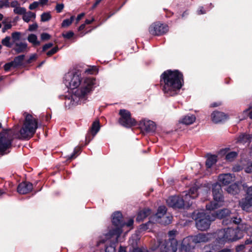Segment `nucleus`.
Returning a JSON list of instances; mask_svg holds the SVG:
<instances>
[{
	"instance_id": "1",
	"label": "nucleus",
	"mask_w": 252,
	"mask_h": 252,
	"mask_svg": "<svg viewBox=\"0 0 252 252\" xmlns=\"http://www.w3.org/2000/svg\"><path fill=\"white\" fill-rule=\"evenodd\" d=\"M63 82L67 88L75 89L73 92L75 96L83 98L92 91L94 80L92 78H83L80 71L73 69L64 75Z\"/></svg>"
},
{
	"instance_id": "2",
	"label": "nucleus",
	"mask_w": 252,
	"mask_h": 252,
	"mask_svg": "<svg viewBox=\"0 0 252 252\" xmlns=\"http://www.w3.org/2000/svg\"><path fill=\"white\" fill-rule=\"evenodd\" d=\"M184 82L182 73L178 70H167L160 76L162 90L166 96H173L183 86Z\"/></svg>"
},
{
	"instance_id": "3",
	"label": "nucleus",
	"mask_w": 252,
	"mask_h": 252,
	"mask_svg": "<svg viewBox=\"0 0 252 252\" xmlns=\"http://www.w3.org/2000/svg\"><path fill=\"white\" fill-rule=\"evenodd\" d=\"M252 229L250 225L246 223L240 224L236 228H227L221 229L215 234L217 244L224 245L228 242L235 241L241 239L243 236V231L248 232Z\"/></svg>"
},
{
	"instance_id": "4",
	"label": "nucleus",
	"mask_w": 252,
	"mask_h": 252,
	"mask_svg": "<svg viewBox=\"0 0 252 252\" xmlns=\"http://www.w3.org/2000/svg\"><path fill=\"white\" fill-rule=\"evenodd\" d=\"M199 190L201 189L193 187L188 192H185L184 199L178 196H173L169 197L166 202L168 206L173 208H181L186 205L189 206L192 204V202H190V199L195 198L198 195Z\"/></svg>"
},
{
	"instance_id": "5",
	"label": "nucleus",
	"mask_w": 252,
	"mask_h": 252,
	"mask_svg": "<svg viewBox=\"0 0 252 252\" xmlns=\"http://www.w3.org/2000/svg\"><path fill=\"white\" fill-rule=\"evenodd\" d=\"M25 120L19 133H16L17 137L21 139H30L33 136L37 128V120L32 115L24 113Z\"/></svg>"
},
{
	"instance_id": "6",
	"label": "nucleus",
	"mask_w": 252,
	"mask_h": 252,
	"mask_svg": "<svg viewBox=\"0 0 252 252\" xmlns=\"http://www.w3.org/2000/svg\"><path fill=\"white\" fill-rule=\"evenodd\" d=\"M214 234L199 233L196 235L189 236L184 238L181 245V249L186 252H192L194 248V244L206 243L214 237Z\"/></svg>"
},
{
	"instance_id": "7",
	"label": "nucleus",
	"mask_w": 252,
	"mask_h": 252,
	"mask_svg": "<svg viewBox=\"0 0 252 252\" xmlns=\"http://www.w3.org/2000/svg\"><path fill=\"white\" fill-rule=\"evenodd\" d=\"M17 137L14 130H5L0 133V155L9 153L14 136Z\"/></svg>"
},
{
	"instance_id": "8",
	"label": "nucleus",
	"mask_w": 252,
	"mask_h": 252,
	"mask_svg": "<svg viewBox=\"0 0 252 252\" xmlns=\"http://www.w3.org/2000/svg\"><path fill=\"white\" fill-rule=\"evenodd\" d=\"M113 227L107 233V236L116 239L119 238L122 232V228L125 227V222L123 220L122 214L120 212H116L112 215Z\"/></svg>"
},
{
	"instance_id": "9",
	"label": "nucleus",
	"mask_w": 252,
	"mask_h": 252,
	"mask_svg": "<svg viewBox=\"0 0 252 252\" xmlns=\"http://www.w3.org/2000/svg\"><path fill=\"white\" fill-rule=\"evenodd\" d=\"M192 218L195 220L197 228L201 231L207 230L210 227L211 222L215 220L213 214L210 215L204 212H194Z\"/></svg>"
},
{
	"instance_id": "10",
	"label": "nucleus",
	"mask_w": 252,
	"mask_h": 252,
	"mask_svg": "<svg viewBox=\"0 0 252 252\" xmlns=\"http://www.w3.org/2000/svg\"><path fill=\"white\" fill-rule=\"evenodd\" d=\"M212 192L214 201L206 205L207 210L210 211L220 207L223 203L222 189L220 184L216 183L213 185Z\"/></svg>"
},
{
	"instance_id": "11",
	"label": "nucleus",
	"mask_w": 252,
	"mask_h": 252,
	"mask_svg": "<svg viewBox=\"0 0 252 252\" xmlns=\"http://www.w3.org/2000/svg\"><path fill=\"white\" fill-rule=\"evenodd\" d=\"M246 196L239 202L241 208L247 212H249L252 208V186L248 187L246 184L243 185Z\"/></svg>"
},
{
	"instance_id": "12",
	"label": "nucleus",
	"mask_w": 252,
	"mask_h": 252,
	"mask_svg": "<svg viewBox=\"0 0 252 252\" xmlns=\"http://www.w3.org/2000/svg\"><path fill=\"white\" fill-rule=\"evenodd\" d=\"M119 114L120 116L119 123L122 126L126 127H130L136 125L135 120L131 117V114L128 110L121 109Z\"/></svg>"
},
{
	"instance_id": "13",
	"label": "nucleus",
	"mask_w": 252,
	"mask_h": 252,
	"mask_svg": "<svg viewBox=\"0 0 252 252\" xmlns=\"http://www.w3.org/2000/svg\"><path fill=\"white\" fill-rule=\"evenodd\" d=\"M105 239L101 240L98 244V246L104 248L100 252H115L118 238L116 239L110 238L107 236V233L105 234Z\"/></svg>"
},
{
	"instance_id": "14",
	"label": "nucleus",
	"mask_w": 252,
	"mask_h": 252,
	"mask_svg": "<svg viewBox=\"0 0 252 252\" xmlns=\"http://www.w3.org/2000/svg\"><path fill=\"white\" fill-rule=\"evenodd\" d=\"M158 249L161 252H167L168 250H173V252H176L177 249V241L174 238L169 239L166 240H158Z\"/></svg>"
},
{
	"instance_id": "15",
	"label": "nucleus",
	"mask_w": 252,
	"mask_h": 252,
	"mask_svg": "<svg viewBox=\"0 0 252 252\" xmlns=\"http://www.w3.org/2000/svg\"><path fill=\"white\" fill-rule=\"evenodd\" d=\"M168 27L159 23L152 24L149 27L150 33L154 35H160L168 31Z\"/></svg>"
},
{
	"instance_id": "16",
	"label": "nucleus",
	"mask_w": 252,
	"mask_h": 252,
	"mask_svg": "<svg viewBox=\"0 0 252 252\" xmlns=\"http://www.w3.org/2000/svg\"><path fill=\"white\" fill-rule=\"evenodd\" d=\"M166 212V208L164 206H161L158 207V212L154 216L157 219H161L162 220L160 222L167 224L171 222L172 217L170 215H167L164 216Z\"/></svg>"
},
{
	"instance_id": "17",
	"label": "nucleus",
	"mask_w": 252,
	"mask_h": 252,
	"mask_svg": "<svg viewBox=\"0 0 252 252\" xmlns=\"http://www.w3.org/2000/svg\"><path fill=\"white\" fill-rule=\"evenodd\" d=\"M219 182L223 185H226L235 181V176L230 173L220 174L218 176Z\"/></svg>"
},
{
	"instance_id": "18",
	"label": "nucleus",
	"mask_w": 252,
	"mask_h": 252,
	"mask_svg": "<svg viewBox=\"0 0 252 252\" xmlns=\"http://www.w3.org/2000/svg\"><path fill=\"white\" fill-rule=\"evenodd\" d=\"M32 184L29 182H24L19 185L17 191L20 194H26L32 189Z\"/></svg>"
},
{
	"instance_id": "19",
	"label": "nucleus",
	"mask_w": 252,
	"mask_h": 252,
	"mask_svg": "<svg viewBox=\"0 0 252 252\" xmlns=\"http://www.w3.org/2000/svg\"><path fill=\"white\" fill-rule=\"evenodd\" d=\"M140 126L141 128L147 132L153 131L155 129L154 122L150 120H141L140 122Z\"/></svg>"
},
{
	"instance_id": "20",
	"label": "nucleus",
	"mask_w": 252,
	"mask_h": 252,
	"mask_svg": "<svg viewBox=\"0 0 252 252\" xmlns=\"http://www.w3.org/2000/svg\"><path fill=\"white\" fill-rule=\"evenodd\" d=\"M212 121L218 123L225 120L226 119V115L222 112H214L211 115Z\"/></svg>"
},
{
	"instance_id": "21",
	"label": "nucleus",
	"mask_w": 252,
	"mask_h": 252,
	"mask_svg": "<svg viewBox=\"0 0 252 252\" xmlns=\"http://www.w3.org/2000/svg\"><path fill=\"white\" fill-rule=\"evenodd\" d=\"M229 149L225 148L221 150L222 154H225V159L228 161H233L238 156V153L236 152H228Z\"/></svg>"
},
{
	"instance_id": "22",
	"label": "nucleus",
	"mask_w": 252,
	"mask_h": 252,
	"mask_svg": "<svg viewBox=\"0 0 252 252\" xmlns=\"http://www.w3.org/2000/svg\"><path fill=\"white\" fill-rule=\"evenodd\" d=\"M151 210L148 208H145L140 211L137 215L136 220L138 221H142L144 219L151 214Z\"/></svg>"
},
{
	"instance_id": "23",
	"label": "nucleus",
	"mask_w": 252,
	"mask_h": 252,
	"mask_svg": "<svg viewBox=\"0 0 252 252\" xmlns=\"http://www.w3.org/2000/svg\"><path fill=\"white\" fill-rule=\"evenodd\" d=\"M196 120V118L193 115H188L184 117L180 120V122L186 125H189L193 124Z\"/></svg>"
},
{
	"instance_id": "24",
	"label": "nucleus",
	"mask_w": 252,
	"mask_h": 252,
	"mask_svg": "<svg viewBox=\"0 0 252 252\" xmlns=\"http://www.w3.org/2000/svg\"><path fill=\"white\" fill-rule=\"evenodd\" d=\"M226 191L230 194L235 195L239 192L240 188L237 184L234 183L229 186L227 188Z\"/></svg>"
},
{
	"instance_id": "25",
	"label": "nucleus",
	"mask_w": 252,
	"mask_h": 252,
	"mask_svg": "<svg viewBox=\"0 0 252 252\" xmlns=\"http://www.w3.org/2000/svg\"><path fill=\"white\" fill-rule=\"evenodd\" d=\"M100 128L99 122L98 121L96 120L92 124L91 128L90 130V133L92 135L93 137L97 133Z\"/></svg>"
},
{
	"instance_id": "26",
	"label": "nucleus",
	"mask_w": 252,
	"mask_h": 252,
	"mask_svg": "<svg viewBox=\"0 0 252 252\" xmlns=\"http://www.w3.org/2000/svg\"><path fill=\"white\" fill-rule=\"evenodd\" d=\"M15 44V50L17 53L23 52L27 48V44L26 42H16Z\"/></svg>"
},
{
	"instance_id": "27",
	"label": "nucleus",
	"mask_w": 252,
	"mask_h": 252,
	"mask_svg": "<svg viewBox=\"0 0 252 252\" xmlns=\"http://www.w3.org/2000/svg\"><path fill=\"white\" fill-rule=\"evenodd\" d=\"M230 214V211L227 209H224L218 211L216 215H213L216 218L223 219L226 217Z\"/></svg>"
},
{
	"instance_id": "28",
	"label": "nucleus",
	"mask_w": 252,
	"mask_h": 252,
	"mask_svg": "<svg viewBox=\"0 0 252 252\" xmlns=\"http://www.w3.org/2000/svg\"><path fill=\"white\" fill-rule=\"evenodd\" d=\"M252 138L250 134L243 133L240 134L238 137L237 142L241 143H249Z\"/></svg>"
},
{
	"instance_id": "29",
	"label": "nucleus",
	"mask_w": 252,
	"mask_h": 252,
	"mask_svg": "<svg viewBox=\"0 0 252 252\" xmlns=\"http://www.w3.org/2000/svg\"><path fill=\"white\" fill-rule=\"evenodd\" d=\"M35 16L36 15L34 13L31 11L26 12V11L25 13L23 14V19L25 22L28 23L32 19H34L35 18Z\"/></svg>"
},
{
	"instance_id": "30",
	"label": "nucleus",
	"mask_w": 252,
	"mask_h": 252,
	"mask_svg": "<svg viewBox=\"0 0 252 252\" xmlns=\"http://www.w3.org/2000/svg\"><path fill=\"white\" fill-rule=\"evenodd\" d=\"M217 161V157L215 155H212L207 158L206 165L208 168H210L213 164L216 163Z\"/></svg>"
},
{
	"instance_id": "31",
	"label": "nucleus",
	"mask_w": 252,
	"mask_h": 252,
	"mask_svg": "<svg viewBox=\"0 0 252 252\" xmlns=\"http://www.w3.org/2000/svg\"><path fill=\"white\" fill-rule=\"evenodd\" d=\"M153 223L150 220L147 223L141 225L140 226L139 230L142 232L148 229H151L153 228Z\"/></svg>"
},
{
	"instance_id": "32",
	"label": "nucleus",
	"mask_w": 252,
	"mask_h": 252,
	"mask_svg": "<svg viewBox=\"0 0 252 252\" xmlns=\"http://www.w3.org/2000/svg\"><path fill=\"white\" fill-rule=\"evenodd\" d=\"M28 41L32 43L34 45H39L40 42L37 40L36 35L34 34H31L28 37Z\"/></svg>"
},
{
	"instance_id": "33",
	"label": "nucleus",
	"mask_w": 252,
	"mask_h": 252,
	"mask_svg": "<svg viewBox=\"0 0 252 252\" xmlns=\"http://www.w3.org/2000/svg\"><path fill=\"white\" fill-rule=\"evenodd\" d=\"M25 56L24 55H20L16 57L13 60V62L16 67L18 66L21 65L23 62Z\"/></svg>"
},
{
	"instance_id": "34",
	"label": "nucleus",
	"mask_w": 252,
	"mask_h": 252,
	"mask_svg": "<svg viewBox=\"0 0 252 252\" xmlns=\"http://www.w3.org/2000/svg\"><path fill=\"white\" fill-rule=\"evenodd\" d=\"M11 37L10 36H6L4 38L2 39L1 40V43L3 45L7 47H11L13 42H10Z\"/></svg>"
},
{
	"instance_id": "35",
	"label": "nucleus",
	"mask_w": 252,
	"mask_h": 252,
	"mask_svg": "<svg viewBox=\"0 0 252 252\" xmlns=\"http://www.w3.org/2000/svg\"><path fill=\"white\" fill-rule=\"evenodd\" d=\"M74 19V16H72L70 17V19H67L64 20L62 24V26L63 27H66L69 26V25H70L71 24V23L73 21Z\"/></svg>"
},
{
	"instance_id": "36",
	"label": "nucleus",
	"mask_w": 252,
	"mask_h": 252,
	"mask_svg": "<svg viewBox=\"0 0 252 252\" xmlns=\"http://www.w3.org/2000/svg\"><path fill=\"white\" fill-rule=\"evenodd\" d=\"M51 18V15L49 12L43 13L41 15V21L42 22H46L50 20Z\"/></svg>"
},
{
	"instance_id": "37",
	"label": "nucleus",
	"mask_w": 252,
	"mask_h": 252,
	"mask_svg": "<svg viewBox=\"0 0 252 252\" xmlns=\"http://www.w3.org/2000/svg\"><path fill=\"white\" fill-rule=\"evenodd\" d=\"M21 33L19 32H14L11 34V37L13 40V43H16L17 41L20 40Z\"/></svg>"
},
{
	"instance_id": "38",
	"label": "nucleus",
	"mask_w": 252,
	"mask_h": 252,
	"mask_svg": "<svg viewBox=\"0 0 252 252\" xmlns=\"http://www.w3.org/2000/svg\"><path fill=\"white\" fill-rule=\"evenodd\" d=\"M26 9L24 7L18 6L14 9V12L17 14H23L25 13Z\"/></svg>"
},
{
	"instance_id": "39",
	"label": "nucleus",
	"mask_w": 252,
	"mask_h": 252,
	"mask_svg": "<svg viewBox=\"0 0 252 252\" xmlns=\"http://www.w3.org/2000/svg\"><path fill=\"white\" fill-rule=\"evenodd\" d=\"M15 65L12 62L6 63L4 66V69L5 71H7L9 70L11 68H15Z\"/></svg>"
},
{
	"instance_id": "40",
	"label": "nucleus",
	"mask_w": 252,
	"mask_h": 252,
	"mask_svg": "<svg viewBox=\"0 0 252 252\" xmlns=\"http://www.w3.org/2000/svg\"><path fill=\"white\" fill-rule=\"evenodd\" d=\"M81 150V148L79 147H76L74 149L73 153L71 155L70 157H69V159H73L75 158L79 154Z\"/></svg>"
},
{
	"instance_id": "41",
	"label": "nucleus",
	"mask_w": 252,
	"mask_h": 252,
	"mask_svg": "<svg viewBox=\"0 0 252 252\" xmlns=\"http://www.w3.org/2000/svg\"><path fill=\"white\" fill-rule=\"evenodd\" d=\"M59 51V48L57 46H56L54 48H53L51 50L48 51L46 53V54L48 56L50 57L52 55H54L56 53H57Z\"/></svg>"
},
{
	"instance_id": "42",
	"label": "nucleus",
	"mask_w": 252,
	"mask_h": 252,
	"mask_svg": "<svg viewBox=\"0 0 252 252\" xmlns=\"http://www.w3.org/2000/svg\"><path fill=\"white\" fill-rule=\"evenodd\" d=\"M62 35L64 38L70 39L72 37H73V36L74 35V33L71 31H69L65 33H63L62 34Z\"/></svg>"
},
{
	"instance_id": "43",
	"label": "nucleus",
	"mask_w": 252,
	"mask_h": 252,
	"mask_svg": "<svg viewBox=\"0 0 252 252\" xmlns=\"http://www.w3.org/2000/svg\"><path fill=\"white\" fill-rule=\"evenodd\" d=\"M40 4L39 2L34 1L30 5L29 9L31 10H34L36 9Z\"/></svg>"
},
{
	"instance_id": "44",
	"label": "nucleus",
	"mask_w": 252,
	"mask_h": 252,
	"mask_svg": "<svg viewBox=\"0 0 252 252\" xmlns=\"http://www.w3.org/2000/svg\"><path fill=\"white\" fill-rule=\"evenodd\" d=\"M133 222H134L133 219V218H130L128 220V221H127V222L126 223L125 222V226H126L128 227H130L129 228V230H130V229H131L132 228V227H131L132 226L133 224Z\"/></svg>"
},
{
	"instance_id": "45",
	"label": "nucleus",
	"mask_w": 252,
	"mask_h": 252,
	"mask_svg": "<svg viewBox=\"0 0 252 252\" xmlns=\"http://www.w3.org/2000/svg\"><path fill=\"white\" fill-rule=\"evenodd\" d=\"M231 221L235 224H240V222L241 221V219L238 217H233L231 218V220H229L230 222Z\"/></svg>"
},
{
	"instance_id": "46",
	"label": "nucleus",
	"mask_w": 252,
	"mask_h": 252,
	"mask_svg": "<svg viewBox=\"0 0 252 252\" xmlns=\"http://www.w3.org/2000/svg\"><path fill=\"white\" fill-rule=\"evenodd\" d=\"M51 38V36L47 33H43L41 34V38L43 40H47Z\"/></svg>"
},
{
	"instance_id": "47",
	"label": "nucleus",
	"mask_w": 252,
	"mask_h": 252,
	"mask_svg": "<svg viewBox=\"0 0 252 252\" xmlns=\"http://www.w3.org/2000/svg\"><path fill=\"white\" fill-rule=\"evenodd\" d=\"M63 7L64 5L63 3H59L57 4L56 6V10H57V12L60 13L63 10Z\"/></svg>"
},
{
	"instance_id": "48",
	"label": "nucleus",
	"mask_w": 252,
	"mask_h": 252,
	"mask_svg": "<svg viewBox=\"0 0 252 252\" xmlns=\"http://www.w3.org/2000/svg\"><path fill=\"white\" fill-rule=\"evenodd\" d=\"M12 25L10 23L5 24L2 29V32H5L7 30L11 28Z\"/></svg>"
},
{
	"instance_id": "49",
	"label": "nucleus",
	"mask_w": 252,
	"mask_h": 252,
	"mask_svg": "<svg viewBox=\"0 0 252 252\" xmlns=\"http://www.w3.org/2000/svg\"><path fill=\"white\" fill-rule=\"evenodd\" d=\"M53 46V44L52 43H48L44 45L42 48L43 51H45L48 49L50 48Z\"/></svg>"
},
{
	"instance_id": "50",
	"label": "nucleus",
	"mask_w": 252,
	"mask_h": 252,
	"mask_svg": "<svg viewBox=\"0 0 252 252\" xmlns=\"http://www.w3.org/2000/svg\"><path fill=\"white\" fill-rule=\"evenodd\" d=\"M245 244H241L240 245H238L236 248V251L237 252H239L242 250H243L245 247Z\"/></svg>"
},
{
	"instance_id": "51",
	"label": "nucleus",
	"mask_w": 252,
	"mask_h": 252,
	"mask_svg": "<svg viewBox=\"0 0 252 252\" xmlns=\"http://www.w3.org/2000/svg\"><path fill=\"white\" fill-rule=\"evenodd\" d=\"M130 252H147V250H146L145 249L137 248L134 249Z\"/></svg>"
},
{
	"instance_id": "52",
	"label": "nucleus",
	"mask_w": 252,
	"mask_h": 252,
	"mask_svg": "<svg viewBox=\"0 0 252 252\" xmlns=\"http://www.w3.org/2000/svg\"><path fill=\"white\" fill-rule=\"evenodd\" d=\"M38 27L36 24H33L29 26V30L30 31H33L35 30Z\"/></svg>"
},
{
	"instance_id": "53",
	"label": "nucleus",
	"mask_w": 252,
	"mask_h": 252,
	"mask_svg": "<svg viewBox=\"0 0 252 252\" xmlns=\"http://www.w3.org/2000/svg\"><path fill=\"white\" fill-rule=\"evenodd\" d=\"M245 171L248 173L252 172V162L245 168Z\"/></svg>"
},
{
	"instance_id": "54",
	"label": "nucleus",
	"mask_w": 252,
	"mask_h": 252,
	"mask_svg": "<svg viewBox=\"0 0 252 252\" xmlns=\"http://www.w3.org/2000/svg\"><path fill=\"white\" fill-rule=\"evenodd\" d=\"M177 231L175 230H172L168 232V235L170 237L169 239L173 238V237L176 234Z\"/></svg>"
},
{
	"instance_id": "55",
	"label": "nucleus",
	"mask_w": 252,
	"mask_h": 252,
	"mask_svg": "<svg viewBox=\"0 0 252 252\" xmlns=\"http://www.w3.org/2000/svg\"><path fill=\"white\" fill-rule=\"evenodd\" d=\"M249 111V109H246L244 111V113L245 114H249V116L251 119H252V108H251V110Z\"/></svg>"
},
{
	"instance_id": "56",
	"label": "nucleus",
	"mask_w": 252,
	"mask_h": 252,
	"mask_svg": "<svg viewBox=\"0 0 252 252\" xmlns=\"http://www.w3.org/2000/svg\"><path fill=\"white\" fill-rule=\"evenodd\" d=\"M84 15L85 14L84 13L79 14L76 18V23H78V22L84 16Z\"/></svg>"
},
{
	"instance_id": "57",
	"label": "nucleus",
	"mask_w": 252,
	"mask_h": 252,
	"mask_svg": "<svg viewBox=\"0 0 252 252\" xmlns=\"http://www.w3.org/2000/svg\"><path fill=\"white\" fill-rule=\"evenodd\" d=\"M18 4L19 3H18V1H13L10 3V6H11L12 7H14V8H15V7H18Z\"/></svg>"
},
{
	"instance_id": "58",
	"label": "nucleus",
	"mask_w": 252,
	"mask_h": 252,
	"mask_svg": "<svg viewBox=\"0 0 252 252\" xmlns=\"http://www.w3.org/2000/svg\"><path fill=\"white\" fill-rule=\"evenodd\" d=\"M198 14H202L205 13V12L203 11V7H200L197 11Z\"/></svg>"
},
{
	"instance_id": "59",
	"label": "nucleus",
	"mask_w": 252,
	"mask_h": 252,
	"mask_svg": "<svg viewBox=\"0 0 252 252\" xmlns=\"http://www.w3.org/2000/svg\"><path fill=\"white\" fill-rule=\"evenodd\" d=\"M118 252H126V248L123 246H120Z\"/></svg>"
},
{
	"instance_id": "60",
	"label": "nucleus",
	"mask_w": 252,
	"mask_h": 252,
	"mask_svg": "<svg viewBox=\"0 0 252 252\" xmlns=\"http://www.w3.org/2000/svg\"><path fill=\"white\" fill-rule=\"evenodd\" d=\"M94 21V19H92V20H88V19H87L85 20V25H89V24H91L93 21Z\"/></svg>"
},
{
	"instance_id": "61",
	"label": "nucleus",
	"mask_w": 252,
	"mask_h": 252,
	"mask_svg": "<svg viewBox=\"0 0 252 252\" xmlns=\"http://www.w3.org/2000/svg\"><path fill=\"white\" fill-rule=\"evenodd\" d=\"M102 0H96L95 2V3H94V4L93 5V8H95L97 5L100 2V1H101Z\"/></svg>"
},
{
	"instance_id": "62",
	"label": "nucleus",
	"mask_w": 252,
	"mask_h": 252,
	"mask_svg": "<svg viewBox=\"0 0 252 252\" xmlns=\"http://www.w3.org/2000/svg\"><path fill=\"white\" fill-rule=\"evenodd\" d=\"M218 252H231V250H230L229 249L225 248V249H222Z\"/></svg>"
},
{
	"instance_id": "63",
	"label": "nucleus",
	"mask_w": 252,
	"mask_h": 252,
	"mask_svg": "<svg viewBox=\"0 0 252 252\" xmlns=\"http://www.w3.org/2000/svg\"><path fill=\"white\" fill-rule=\"evenodd\" d=\"M252 244V238H250V239H247L245 241V244L248 245Z\"/></svg>"
},
{
	"instance_id": "64",
	"label": "nucleus",
	"mask_w": 252,
	"mask_h": 252,
	"mask_svg": "<svg viewBox=\"0 0 252 252\" xmlns=\"http://www.w3.org/2000/svg\"><path fill=\"white\" fill-rule=\"evenodd\" d=\"M48 2V0H39L40 4L43 5L46 4Z\"/></svg>"
}]
</instances>
